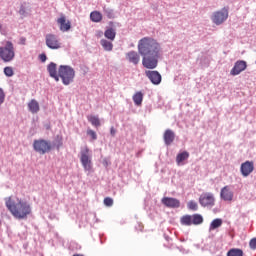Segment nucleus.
<instances>
[{
	"label": "nucleus",
	"mask_w": 256,
	"mask_h": 256,
	"mask_svg": "<svg viewBox=\"0 0 256 256\" xmlns=\"http://www.w3.org/2000/svg\"><path fill=\"white\" fill-rule=\"evenodd\" d=\"M138 53L145 69H156L161 57V44L151 37H144L138 42Z\"/></svg>",
	"instance_id": "obj_1"
},
{
	"label": "nucleus",
	"mask_w": 256,
	"mask_h": 256,
	"mask_svg": "<svg viewBox=\"0 0 256 256\" xmlns=\"http://www.w3.org/2000/svg\"><path fill=\"white\" fill-rule=\"evenodd\" d=\"M5 205L15 219H27L31 215V204L19 197L5 198Z\"/></svg>",
	"instance_id": "obj_2"
},
{
	"label": "nucleus",
	"mask_w": 256,
	"mask_h": 256,
	"mask_svg": "<svg viewBox=\"0 0 256 256\" xmlns=\"http://www.w3.org/2000/svg\"><path fill=\"white\" fill-rule=\"evenodd\" d=\"M62 79L63 85H71L75 80V69L68 65H60L58 68V78Z\"/></svg>",
	"instance_id": "obj_3"
},
{
	"label": "nucleus",
	"mask_w": 256,
	"mask_h": 256,
	"mask_svg": "<svg viewBox=\"0 0 256 256\" xmlns=\"http://www.w3.org/2000/svg\"><path fill=\"white\" fill-rule=\"evenodd\" d=\"M0 59L4 63H11L15 59V46H13V42L7 41L5 46L0 47Z\"/></svg>",
	"instance_id": "obj_4"
},
{
	"label": "nucleus",
	"mask_w": 256,
	"mask_h": 256,
	"mask_svg": "<svg viewBox=\"0 0 256 256\" xmlns=\"http://www.w3.org/2000/svg\"><path fill=\"white\" fill-rule=\"evenodd\" d=\"M80 161L85 171H91V169H93V164L91 162V150L89 147L85 146L81 149Z\"/></svg>",
	"instance_id": "obj_5"
},
{
	"label": "nucleus",
	"mask_w": 256,
	"mask_h": 256,
	"mask_svg": "<svg viewBox=\"0 0 256 256\" xmlns=\"http://www.w3.org/2000/svg\"><path fill=\"white\" fill-rule=\"evenodd\" d=\"M33 149L36 153L45 155V153H49L52 149L51 142L44 139L34 140Z\"/></svg>",
	"instance_id": "obj_6"
},
{
	"label": "nucleus",
	"mask_w": 256,
	"mask_h": 256,
	"mask_svg": "<svg viewBox=\"0 0 256 256\" xmlns=\"http://www.w3.org/2000/svg\"><path fill=\"white\" fill-rule=\"evenodd\" d=\"M229 17V9L222 8L220 11H216L213 13L211 20L215 25H223L225 21H227Z\"/></svg>",
	"instance_id": "obj_7"
},
{
	"label": "nucleus",
	"mask_w": 256,
	"mask_h": 256,
	"mask_svg": "<svg viewBox=\"0 0 256 256\" xmlns=\"http://www.w3.org/2000/svg\"><path fill=\"white\" fill-rule=\"evenodd\" d=\"M45 42L48 49H53V50L61 49V45H62L61 40L55 34H47L45 36Z\"/></svg>",
	"instance_id": "obj_8"
},
{
	"label": "nucleus",
	"mask_w": 256,
	"mask_h": 256,
	"mask_svg": "<svg viewBox=\"0 0 256 256\" xmlns=\"http://www.w3.org/2000/svg\"><path fill=\"white\" fill-rule=\"evenodd\" d=\"M199 203L202 207H214L215 196L212 193H203L199 197Z\"/></svg>",
	"instance_id": "obj_9"
},
{
	"label": "nucleus",
	"mask_w": 256,
	"mask_h": 256,
	"mask_svg": "<svg viewBox=\"0 0 256 256\" xmlns=\"http://www.w3.org/2000/svg\"><path fill=\"white\" fill-rule=\"evenodd\" d=\"M255 171V163L253 161H245L240 166V173L243 177H249Z\"/></svg>",
	"instance_id": "obj_10"
},
{
	"label": "nucleus",
	"mask_w": 256,
	"mask_h": 256,
	"mask_svg": "<svg viewBox=\"0 0 256 256\" xmlns=\"http://www.w3.org/2000/svg\"><path fill=\"white\" fill-rule=\"evenodd\" d=\"M245 69H247V62L243 60H238L235 62L234 67L231 69L230 75H232L233 77L241 75V73H243Z\"/></svg>",
	"instance_id": "obj_11"
},
{
	"label": "nucleus",
	"mask_w": 256,
	"mask_h": 256,
	"mask_svg": "<svg viewBox=\"0 0 256 256\" xmlns=\"http://www.w3.org/2000/svg\"><path fill=\"white\" fill-rule=\"evenodd\" d=\"M56 22L59 25L60 31H62L63 33L71 29V21L67 20V17L64 14H61Z\"/></svg>",
	"instance_id": "obj_12"
},
{
	"label": "nucleus",
	"mask_w": 256,
	"mask_h": 256,
	"mask_svg": "<svg viewBox=\"0 0 256 256\" xmlns=\"http://www.w3.org/2000/svg\"><path fill=\"white\" fill-rule=\"evenodd\" d=\"M161 203L170 209H177L181 207V202L177 198L164 197L162 198Z\"/></svg>",
	"instance_id": "obj_13"
},
{
	"label": "nucleus",
	"mask_w": 256,
	"mask_h": 256,
	"mask_svg": "<svg viewBox=\"0 0 256 256\" xmlns=\"http://www.w3.org/2000/svg\"><path fill=\"white\" fill-rule=\"evenodd\" d=\"M146 77L151 81L153 85H160L161 84V74L157 71L146 70L145 71Z\"/></svg>",
	"instance_id": "obj_14"
},
{
	"label": "nucleus",
	"mask_w": 256,
	"mask_h": 256,
	"mask_svg": "<svg viewBox=\"0 0 256 256\" xmlns=\"http://www.w3.org/2000/svg\"><path fill=\"white\" fill-rule=\"evenodd\" d=\"M220 197L223 201H233V192L229 186H225L221 189Z\"/></svg>",
	"instance_id": "obj_15"
},
{
	"label": "nucleus",
	"mask_w": 256,
	"mask_h": 256,
	"mask_svg": "<svg viewBox=\"0 0 256 256\" xmlns=\"http://www.w3.org/2000/svg\"><path fill=\"white\" fill-rule=\"evenodd\" d=\"M126 59L129 61V63L138 65V63L141 61V56H139V53L135 51H130L126 54Z\"/></svg>",
	"instance_id": "obj_16"
},
{
	"label": "nucleus",
	"mask_w": 256,
	"mask_h": 256,
	"mask_svg": "<svg viewBox=\"0 0 256 256\" xmlns=\"http://www.w3.org/2000/svg\"><path fill=\"white\" fill-rule=\"evenodd\" d=\"M163 139L165 145H171L175 141V132H173L171 129H167L164 132Z\"/></svg>",
	"instance_id": "obj_17"
},
{
	"label": "nucleus",
	"mask_w": 256,
	"mask_h": 256,
	"mask_svg": "<svg viewBox=\"0 0 256 256\" xmlns=\"http://www.w3.org/2000/svg\"><path fill=\"white\" fill-rule=\"evenodd\" d=\"M48 73L52 79H55V81H59V74H57V64L54 62H51L47 67Z\"/></svg>",
	"instance_id": "obj_18"
},
{
	"label": "nucleus",
	"mask_w": 256,
	"mask_h": 256,
	"mask_svg": "<svg viewBox=\"0 0 256 256\" xmlns=\"http://www.w3.org/2000/svg\"><path fill=\"white\" fill-rule=\"evenodd\" d=\"M28 109L30 111V113H39L40 111V107H39V102H37V100L32 99L29 103H28Z\"/></svg>",
	"instance_id": "obj_19"
},
{
	"label": "nucleus",
	"mask_w": 256,
	"mask_h": 256,
	"mask_svg": "<svg viewBox=\"0 0 256 256\" xmlns=\"http://www.w3.org/2000/svg\"><path fill=\"white\" fill-rule=\"evenodd\" d=\"M90 19L93 23H101L103 21V14L99 11H93L90 13Z\"/></svg>",
	"instance_id": "obj_20"
},
{
	"label": "nucleus",
	"mask_w": 256,
	"mask_h": 256,
	"mask_svg": "<svg viewBox=\"0 0 256 256\" xmlns=\"http://www.w3.org/2000/svg\"><path fill=\"white\" fill-rule=\"evenodd\" d=\"M117 36V32L113 28H108L104 32V37L109 39V41H115V37Z\"/></svg>",
	"instance_id": "obj_21"
},
{
	"label": "nucleus",
	"mask_w": 256,
	"mask_h": 256,
	"mask_svg": "<svg viewBox=\"0 0 256 256\" xmlns=\"http://www.w3.org/2000/svg\"><path fill=\"white\" fill-rule=\"evenodd\" d=\"M100 44L104 51H113V42L111 40L102 39L100 40Z\"/></svg>",
	"instance_id": "obj_22"
},
{
	"label": "nucleus",
	"mask_w": 256,
	"mask_h": 256,
	"mask_svg": "<svg viewBox=\"0 0 256 256\" xmlns=\"http://www.w3.org/2000/svg\"><path fill=\"white\" fill-rule=\"evenodd\" d=\"M87 119L93 127H101V120H99V116L88 115Z\"/></svg>",
	"instance_id": "obj_23"
},
{
	"label": "nucleus",
	"mask_w": 256,
	"mask_h": 256,
	"mask_svg": "<svg viewBox=\"0 0 256 256\" xmlns=\"http://www.w3.org/2000/svg\"><path fill=\"white\" fill-rule=\"evenodd\" d=\"M187 159H189V152L187 151L181 152L176 156V162L178 165H181V163H183V161H187Z\"/></svg>",
	"instance_id": "obj_24"
},
{
	"label": "nucleus",
	"mask_w": 256,
	"mask_h": 256,
	"mask_svg": "<svg viewBox=\"0 0 256 256\" xmlns=\"http://www.w3.org/2000/svg\"><path fill=\"white\" fill-rule=\"evenodd\" d=\"M181 225L191 226L193 225V216L191 215H184L180 219Z\"/></svg>",
	"instance_id": "obj_25"
},
{
	"label": "nucleus",
	"mask_w": 256,
	"mask_h": 256,
	"mask_svg": "<svg viewBox=\"0 0 256 256\" xmlns=\"http://www.w3.org/2000/svg\"><path fill=\"white\" fill-rule=\"evenodd\" d=\"M223 225V220L220 218L214 219L210 224V231H214V229H219Z\"/></svg>",
	"instance_id": "obj_26"
},
{
	"label": "nucleus",
	"mask_w": 256,
	"mask_h": 256,
	"mask_svg": "<svg viewBox=\"0 0 256 256\" xmlns=\"http://www.w3.org/2000/svg\"><path fill=\"white\" fill-rule=\"evenodd\" d=\"M133 101L135 105L139 106L141 103H143V93L142 92H136L133 95Z\"/></svg>",
	"instance_id": "obj_27"
},
{
	"label": "nucleus",
	"mask_w": 256,
	"mask_h": 256,
	"mask_svg": "<svg viewBox=\"0 0 256 256\" xmlns=\"http://www.w3.org/2000/svg\"><path fill=\"white\" fill-rule=\"evenodd\" d=\"M203 223V216L201 214L192 215V225H201Z\"/></svg>",
	"instance_id": "obj_28"
},
{
	"label": "nucleus",
	"mask_w": 256,
	"mask_h": 256,
	"mask_svg": "<svg viewBox=\"0 0 256 256\" xmlns=\"http://www.w3.org/2000/svg\"><path fill=\"white\" fill-rule=\"evenodd\" d=\"M227 256H243V250L239 248H232L227 252Z\"/></svg>",
	"instance_id": "obj_29"
},
{
	"label": "nucleus",
	"mask_w": 256,
	"mask_h": 256,
	"mask_svg": "<svg viewBox=\"0 0 256 256\" xmlns=\"http://www.w3.org/2000/svg\"><path fill=\"white\" fill-rule=\"evenodd\" d=\"M4 75H6V77H13V75H15V72L13 71V67H11V66L5 67Z\"/></svg>",
	"instance_id": "obj_30"
},
{
	"label": "nucleus",
	"mask_w": 256,
	"mask_h": 256,
	"mask_svg": "<svg viewBox=\"0 0 256 256\" xmlns=\"http://www.w3.org/2000/svg\"><path fill=\"white\" fill-rule=\"evenodd\" d=\"M188 209H190L191 211H197V209H199V206L197 205V202L190 201L188 202Z\"/></svg>",
	"instance_id": "obj_31"
},
{
	"label": "nucleus",
	"mask_w": 256,
	"mask_h": 256,
	"mask_svg": "<svg viewBox=\"0 0 256 256\" xmlns=\"http://www.w3.org/2000/svg\"><path fill=\"white\" fill-rule=\"evenodd\" d=\"M104 205L106 207H113V198L111 197L104 198Z\"/></svg>",
	"instance_id": "obj_32"
},
{
	"label": "nucleus",
	"mask_w": 256,
	"mask_h": 256,
	"mask_svg": "<svg viewBox=\"0 0 256 256\" xmlns=\"http://www.w3.org/2000/svg\"><path fill=\"white\" fill-rule=\"evenodd\" d=\"M87 135H89L93 141H97V133H95V131L88 129Z\"/></svg>",
	"instance_id": "obj_33"
},
{
	"label": "nucleus",
	"mask_w": 256,
	"mask_h": 256,
	"mask_svg": "<svg viewBox=\"0 0 256 256\" xmlns=\"http://www.w3.org/2000/svg\"><path fill=\"white\" fill-rule=\"evenodd\" d=\"M249 247L250 249H252L253 251L256 250V238H252L249 242Z\"/></svg>",
	"instance_id": "obj_34"
},
{
	"label": "nucleus",
	"mask_w": 256,
	"mask_h": 256,
	"mask_svg": "<svg viewBox=\"0 0 256 256\" xmlns=\"http://www.w3.org/2000/svg\"><path fill=\"white\" fill-rule=\"evenodd\" d=\"M57 139H58V141L56 144V148L59 150V149H61V147H63V138L57 136Z\"/></svg>",
	"instance_id": "obj_35"
},
{
	"label": "nucleus",
	"mask_w": 256,
	"mask_h": 256,
	"mask_svg": "<svg viewBox=\"0 0 256 256\" xmlns=\"http://www.w3.org/2000/svg\"><path fill=\"white\" fill-rule=\"evenodd\" d=\"M19 14L22 15V17H25V15H27V10H26L25 6L22 5L20 7Z\"/></svg>",
	"instance_id": "obj_36"
},
{
	"label": "nucleus",
	"mask_w": 256,
	"mask_h": 256,
	"mask_svg": "<svg viewBox=\"0 0 256 256\" xmlns=\"http://www.w3.org/2000/svg\"><path fill=\"white\" fill-rule=\"evenodd\" d=\"M5 101V92L0 88V105Z\"/></svg>",
	"instance_id": "obj_37"
},
{
	"label": "nucleus",
	"mask_w": 256,
	"mask_h": 256,
	"mask_svg": "<svg viewBox=\"0 0 256 256\" xmlns=\"http://www.w3.org/2000/svg\"><path fill=\"white\" fill-rule=\"evenodd\" d=\"M39 58H40V61H42V63H45V61H47V55L45 54H41Z\"/></svg>",
	"instance_id": "obj_38"
},
{
	"label": "nucleus",
	"mask_w": 256,
	"mask_h": 256,
	"mask_svg": "<svg viewBox=\"0 0 256 256\" xmlns=\"http://www.w3.org/2000/svg\"><path fill=\"white\" fill-rule=\"evenodd\" d=\"M115 133H117V131L115 130V128H111L110 129V135H112V137H115Z\"/></svg>",
	"instance_id": "obj_39"
},
{
	"label": "nucleus",
	"mask_w": 256,
	"mask_h": 256,
	"mask_svg": "<svg viewBox=\"0 0 256 256\" xmlns=\"http://www.w3.org/2000/svg\"><path fill=\"white\" fill-rule=\"evenodd\" d=\"M26 41H27L26 38H24V37L20 38L21 45H25Z\"/></svg>",
	"instance_id": "obj_40"
},
{
	"label": "nucleus",
	"mask_w": 256,
	"mask_h": 256,
	"mask_svg": "<svg viewBox=\"0 0 256 256\" xmlns=\"http://www.w3.org/2000/svg\"><path fill=\"white\" fill-rule=\"evenodd\" d=\"M140 231H143V225H139Z\"/></svg>",
	"instance_id": "obj_41"
},
{
	"label": "nucleus",
	"mask_w": 256,
	"mask_h": 256,
	"mask_svg": "<svg viewBox=\"0 0 256 256\" xmlns=\"http://www.w3.org/2000/svg\"><path fill=\"white\" fill-rule=\"evenodd\" d=\"M3 29V25L0 24V31Z\"/></svg>",
	"instance_id": "obj_42"
},
{
	"label": "nucleus",
	"mask_w": 256,
	"mask_h": 256,
	"mask_svg": "<svg viewBox=\"0 0 256 256\" xmlns=\"http://www.w3.org/2000/svg\"><path fill=\"white\" fill-rule=\"evenodd\" d=\"M0 225H1V221H0Z\"/></svg>",
	"instance_id": "obj_43"
}]
</instances>
